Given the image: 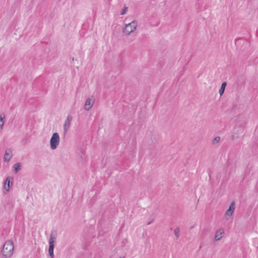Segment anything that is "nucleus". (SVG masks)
<instances>
[{"mask_svg": "<svg viewBox=\"0 0 258 258\" xmlns=\"http://www.w3.org/2000/svg\"><path fill=\"white\" fill-rule=\"evenodd\" d=\"M14 244L12 241H7L3 246L2 252L5 258L10 257L14 251Z\"/></svg>", "mask_w": 258, "mask_h": 258, "instance_id": "f257e3e1", "label": "nucleus"}, {"mask_svg": "<svg viewBox=\"0 0 258 258\" xmlns=\"http://www.w3.org/2000/svg\"><path fill=\"white\" fill-rule=\"evenodd\" d=\"M138 25V22L134 20L131 23L125 25L124 27L122 29V32L125 35H129L136 30Z\"/></svg>", "mask_w": 258, "mask_h": 258, "instance_id": "f03ea898", "label": "nucleus"}, {"mask_svg": "<svg viewBox=\"0 0 258 258\" xmlns=\"http://www.w3.org/2000/svg\"><path fill=\"white\" fill-rule=\"evenodd\" d=\"M60 142L59 135L57 133H53L50 139V145L52 150H55L57 148Z\"/></svg>", "mask_w": 258, "mask_h": 258, "instance_id": "7ed1b4c3", "label": "nucleus"}, {"mask_svg": "<svg viewBox=\"0 0 258 258\" xmlns=\"http://www.w3.org/2000/svg\"><path fill=\"white\" fill-rule=\"evenodd\" d=\"M56 237V233H51L50 234V239L49 240L48 253L51 258H53L54 257L53 249L54 247V242Z\"/></svg>", "mask_w": 258, "mask_h": 258, "instance_id": "20e7f679", "label": "nucleus"}, {"mask_svg": "<svg viewBox=\"0 0 258 258\" xmlns=\"http://www.w3.org/2000/svg\"><path fill=\"white\" fill-rule=\"evenodd\" d=\"M72 119H73V117H72V115L70 114H69L67 116V118H66V119L64 122L63 125V131L65 133H67L68 132V131H69V128L70 127V126H71V124Z\"/></svg>", "mask_w": 258, "mask_h": 258, "instance_id": "39448f33", "label": "nucleus"}, {"mask_svg": "<svg viewBox=\"0 0 258 258\" xmlns=\"http://www.w3.org/2000/svg\"><path fill=\"white\" fill-rule=\"evenodd\" d=\"M94 102V98H88L84 104V109L87 111L89 110L93 106Z\"/></svg>", "mask_w": 258, "mask_h": 258, "instance_id": "423d86ee", "label": "nucleus"}, {"mask_svg": "<svg viewBox=\"0 0 258 258\" xmlns=\"http://www.w3.org/2000/svg\"><path fill=\"white\" fill-rule=\"evenodd\" d=\"M235 209V204L234 202L231 203L228 209L226 211L225 214V218L227 220L229 219V217L232 216Z\"/></svg>", "mask_w": 258, "mask_h": 258, "instance_id": "0eeeda50", "label": "nucleus"}, {"mask_svg": "<svg viewBox=\"0 0 258 258\" xmlns=\"http://www.w3.org/2000/svg\"><path fill=\"white\" fill-rule=\"evenodd\" d=\"M13 156V150L11 149H7L4 156V161L5 162L9 161Z\"/></svg>", "mask_w": 258, "mask_h": 258, "instance_id": "6e6552de", "label": "nucleus"}, {"mask_svg": "<svg viewBox=\"0 0 258 258\" xmlns=\"http://www.w3.org/2000/svg\"><path fill=\"white\" fill-rule=\"evenodd\" d=\"M224 234V230L222 229H220L216 232L214 239L215 241H218L220 240L223 237Z\"/></svg>", "mask_w": 258, "mask_h": 258, "instance_id": "1a4fd4ad", "label": "nucleus"}, {"mask_svg": "<svg viewBox=\"0 0 258 258\" xmlns=\"http://www.w3.org/2000/svg\"><path fill=\"white\" fill-rule=\"evenodd\" d=\"M10 179L13 180V178L12 177H7V178L6 179V181H5V184L4 185V188L7 191H9L10 188V183H11ZM12 184V182H11V185Z\"/></svg>", "mask_w": 258, "mask_h": 258, "instance_id": "9d476101", "label": "nucleus"}, {"mask_svg": "<svg viewBox=\"0 0 258 258\" xmlns=\"http://www.w3.org/2000/svg\"><path fill=\"white\" fill-rule=\"evenodd\" d=\"M5 118L6 115L4 113H2L0 114V132L3 130Z\"/></svg>", "mask_w": 258, "mask_h": 258, "instance_id": "9b49d317", "label": "nucleus"}, {"mask_svg": "<svg viewBox=\"0 0 258 258\" xmlns=\"http://www.w3.org/2000/svg\"><path fill=\"white\" fill-rule=\"evenodd\" d=\"M226 86V82H223L222 83L221 88L220 89V90L219 91V95L220 96H221L223 94Z\"/></svg>", "mask_w": 258, "mask_h": 258, "instance_id": "f8f14e48", "label": "nucleus"}, {"mask_svg": "<svg viewBox=\"0 0 258 258\" xmlns=\"http://www.w3.org/2000/svg\"><path fill=\"white\" fill-rule=\"evenodd\" d=\"M13 168L15 173L18 172V171L21 169V164L20 163H17L13 165Z\"/></svg>", "mask_w": 258, "mask_h": 258, "instance_id": "ddd939ff", "label": "nucleus"}, {"mask_svg": "<svg viewBox=\"0 0 258 258\" xmlns=\"http://www.w3.org/2000/svg\"><path fill=\"white\" fill-rule=\"evenodd\" d=\"M220 137H216L214 138V139L212 141V144L215 145L217 144L220 141Z\"/></svg>", "mask_w": 258, "mask_h": 258, "instance_id": "4468645a", "label": "nucleus"}, {"mask_svg": "<svg viewBox=\"0 0 258 258\" xmlns=\"http://www.w3.org/2000/svg\"><path fill=\"white\" fill-rule=\"evenodd\" d=\"M179 232H180V230L178 227H177L174 229V234L176 236L177 238H178L179 237Z\"/></svg>", "mask_w": 258, "mask_h": 258, "instance_id": "2eb2a0df", "label": "nucleus"}, {"mask_svg": "<svg viewBox=\"0 0 258 258\" xmlns=\"http://www.w3.org/2000/svg\"><path fill=\"white\" fill-rule=\"evenodd\" d=\"M127 10V8L126 7L124 6L123 7V8L121 11L120 15H124L126 13Z\"/></svg>", "mask_w": 258, "mask_h": 258, "instance_id": "dca6fc26", "label": "nucleus"}, {"mask_svg": "<svg viewBox=\"0 0 258 258\" xmlns=\"http://www.w3.org/2000/svg\"><path fill=\"white\" fill-rule=\"evenodd\" d=\"M119 258H124V257H119Z\"/></svg>", "mask_w": 258, "mask_h": 258, "instance_id": "f3484780", "label": "nucleus"}]
</instances>
